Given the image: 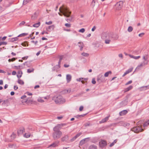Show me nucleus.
<instances>
[{
    "mask_svg": "<svg viewBox=\"0 0 149 149\" xmlns=\"http://www.w3.org/2000/svg\"><path fill=\"white\" fill-rule=\"evenodd\" d=\"M83 107L82 106H81L79 108V110L80 111H81L83 109Z\"/></svg>",
    "mask_w": 149,
    "mask_h": 149,
    "instance_id": "nucleus-62",
    "label": "nucleus"
},
{
    "mask_svg": "<svg viewBox=\"0 0 149 149\" xmlns=\"http://www.w3.org/2000/svg\"><path fill=\"white\" fill-rule=\"evenodd\" d=\"M148 88H149V85L148 86H142L141 88H143L144 90H146Z\"/></svg>",
    "mask_w": 149,
    "mask_h": 149,
    "instance_id": "nucleus-38",
    "label": "nucleus"
},
{
    "mask_svg": "<svg viewBox=\"0 0 149 149\" xmlns=\"http://www.w3.org/2000/svg\"><path fill=\"white\" fill-rule=\"evenodd\" d=\"M85 31V29L84 28H82L80 29L79 30V31L80 32L82 33H84Z\"/></svg>",
    "mask_w": 149,
    "mask_h": 149,
    "instance_id": "nucleus-46",
    "label": "nucleus"
},
{
    "mask_svg": "<svg viewBox=\"0 0 149 149\" xmlns=\"http://www.w3.org/2000/svg\"><path fill=\"white\" fill-rule=\"evenodd\" d=\"M59 143L58 141H55L54 143L49 145V147H55L58 146V144Z\"/></svg>",
    "mask_w": 149,
    "mask_h": 149,
    "instance_id": "nucleus-13",
    "label": "nucleus"
},
{
    "mask_svg": "<svg viewBox=\"0 0 149 149\" xmlns=\"http://www.w3.org/2000/svg\"><path fill=\"white\" fill-rule=\"evenodd\" d=\"M86 114H84L83 115H77V116H75V117H76L77 118H78L79 117H84L85 116Z\"/></svg>",
    "mask_w": 149,
    "mask_h": 149,
    "instance_id": "nucleus-47",
    "label": "nucleus"
},
{
    "mask_svg": "<svg viewBox=\"0 0 149 149\" xmlns=\"http://www.w3.org/2000/svg\"><path fill=\"white\" fill-rule=\"evenodd\" d=\"M53 131L52 136L54 140H57L60 138L62 135V133L60 129L58 128L57 127H54L53 128Z\"/></svg>",
    "mask_w": 149,
    "mask_h": 149,
    "instance_id": "nucleus-1",
    "label": "nucleus"
},
{
    "mask_svg": "<svg viewBox=\"0 0 149 149\" xmlns=\"http://www.w3.org/2000/svg\"><path fill=\"white\" fill-rule=\"evenodd\" d=\"M96 28V26H94L91 29L92 31H94L95 29Z\"/></svg>",
    "mask_w": 149,
    "mask_h": 149,
    "instance_id": "nucleus-63",
    "label": "nucleus"
},
{
    "mask_svg": "<svg viewBox=\"0 0 149 149\" xmlns=\"http://www.w3.org/2000/svg\"><path fill=\"white\" fill-rule=\"evenodd\" d=\"M101 38L102 39L104 40L107 39H111V37L109 33L104 32L102 34Z\"/></svg>",
    "mask_w": 149,
    "mask_h": 149,
    "instance_id": "nucleus-6",
    "label": "nucleus"
},
{
    "mask_svg": "<svg viewBox=\"0 0 149 149\" xmlns=\"http://www.w3.org/2000/svg\"><path fill=\"white\" fill-rule=\"evenodd\" d=\"M128 103L127 100H125L122 101L120 103V105L122 107L126 105Z\"/></svg>",
    "mask_w": 149,
    "mask_h": 149,
    "instance_id": "nucleus-10",
    "label": "nucleus"
},
{
    "mask_svg": "<svg viewBox=\"0 0 149 149\" xmlns=\"http://www.w3.org/2000/svg\"><path fill=\"white\" fill-rule=\"evenodd\" d=\"M148 55H146L145 56H143V59L145 61H146L147 60L148 58L147 57Z\"/></svg>",
    "mask_w": 149,
    "mask_h": 149,
    "instance_id": "nucleus-45",
    "label": "nucleus"
},
{
    "mask_svg": "<svg viewBox=\"0 0 149 149\" xmlns=\"http://www.w3.org/2000/svg\"><path fill=\"white\" fill-rule=\"evenodd\" d=\"M40 22H38L33 24V26L37 28V27H38L40 26Z\"/></svg>",
    "mask_w": 149,
    "mask_h": 149,
    "instance_id": "nucleus-26",
    "label": "nucleus"
},
{
    "mask_svg": "<svg viewBox=\"0 0 149 149\" xmlns=\"http://www.w3.org/2000/svg\"><path fill=\"white\" fill-rule=\"evenodd\" d=\"M127 111L126 110H124L120 112L119 114L121 116H124L127 114Z\"/></svg>",
    "mask_w": 149,
    "mask_h": 149,
    "instance_id": "nucleus-14",
    "label": "nucleus"
},
{
    "mask_svg": "<svg viewBox=\"0 0 149 149\" xmlns=\"http://www.w3.org/2000/svg\"><path fill=\"white\" fill-rule=\"evenodd\" d=\"M31 42L33 43H34L35 45H36L37 44V43L38 42V41H34V40H32L31 41Z\"/></svg>",
    "mask_w": 149,
    "mask_h": 149,
    "instance_id": "nucleus-52",
    "label": "nucleus"
},
{
    "mask_svg": "<svg viewBox=\"0 0 149 149\" xmlns=\"http://www.w3.org/2000/svg\"><path fill=\"white\" fill-rule=\"evenodd\" d=\"M81 134L82 133H79L77 134L75 136L77 137V138L79 137Z\"/></svg>",
    "mask_w": 149,
    "mask_h": 149,
    "instance_id": "nucleus-57",
    "label": "nucleus"
},
{
    "mask_svg": "<svg viewBox=\"0 0 149 149\" xmlns=\"http://www.w3.org/2000/svg\"><path fill=\"white\" fill-rule=\"evenodd\" d=\"M18 74H20V75L19 76L18 75H17V78H18V84H20L22 85L24 84V81L21 80L20 79H19L20 78L22 77V72L21 70H19L18 71Z\"/></svg>",
    "mask_w": 149,
    "mask_h": 149,
    "instance_id": "nucleus-5",
    "label": "nucleus"
},
{
    "mask_svg": "<svg viewBox=\"0 0 149 149\" xmlns=\"http://www.w3.org/2000/svg\"><path fill=\"white\" fill-rule=\"evenodd\" d=\"M91 5L93 7H94L95 6V0H93Z\"/></svg>",
    "mask_w": 149,
    "mask_h": 149,
    "instance_id": "nucleus-43",
    "label": "nucleus"
},
{
    "mask_svg": "<svg viewBox=\"0 0 149 149\" xmlns=\"http://www.w3.org/2000/svg\"><path fill=\"white\" fill-rule=\"evenodd\" d=\"M32 102V101L31 100H29L28 99H26V100H23L22 101V102L23 103V102H25L26 103H28L29 102Z\"/></svg>",
    "mask_w": 149,
    "mask_h": 149,
    "instance_id": "nucleus-28",
    "label": "nucleus"
},
{
    "mask_svg": "<svg viewBox=\"0 0 149 149\" xmlns=\"http://www.w3.org/2000/svg\"><path fill=\"white\" fill-rule=\"evenodd\" d=\"M148 64V62L143 61L141 63L140 65H139L136 67V69H139V68L145 66Z\"/></svg>",
    "mask_w": 149,
    "mask_h": 149,
    "instance_id": "nucleus-11",
    "label": "nucleus"
},
{
    "mask_svg": "<svg viewBox=\"0 0 149 149\" xmlns=\"http://www.w3.org/2000/svg\"><path fill=\"white\" fill-rule=\"evenodd\" d=\"M107 145V143L105 140H101L99 142L100 147L102 148L105 147Z\"/></svg>",
    "mask_w": 149,
    "mask_h": 149,
    "instance_id": "nucleus-8",
    "label": "nucleus"
},
{
    "mask_svg": "<svg viewBox=\"0 0 149 149\" xmlns=\"http://www.w3.org/2000/svg\"><path fill=\"white\" fill-rule=\"evenodd\" d=\"M59 10L61 12H62L63 15L66 17L70 16L71 12L67 8L63 6L60 7Z\"/></svg>",
    "mask_w": 149,
    "mask_h": 149,
    "instance_id": "nucleus-2",
    "label": "nucleus"
},
{
    "mask_svg": "<svg viewBox=\"0 0 149 149\" xmlns=\"http://www.w3.org/2000/svg\"><path fill=\"white\" fill-rule=\"evenodd\" d=\"M18 37H17L15 38H11L10 40V41L11 42H13L15 41H17L18 39Z\"/></svg>",
    "mask_w": 149,
    "mask_h": 149,
    "instance_id": "nucleus-25",
    "label": "nucleus"
},
{
    "mask_svg": "<svg viewBox=\"0 0 149 149\" xmlns=\"http://www.w3.org/2000/svg\"><path fill=\"white\" fill-rule=\"evenodd\" d=\"M38 101L42 103L44 102V101L41 98H38Z\"/></svg>",
    "mask_w": 149,
    "mask_h": 149,
    "instance_id": "nucleus-44",
    "label": "nucleus"
},
{
    "mask_svg": "<svg viewBox=\"0 0 149 149\" xmlns=\"http://www.w3.org/2000/svg\"><path fill=\"white\" fill-rule=\"evenodd\" d=\"M59 68H58V65H56L52 68V71H56L57 72L58 70V69Z\"/></svg>",
    "mask_w": 149,
    "mask_h": 149,
    "instance_id": "nucleus-20",
    "label": "nucleus"
},
{
    "mask_svg": "<svg viewBox=\"0 0 149 149\" xmlns=\"http://www.w3.org/2000/svg\"><path fill=\"white\" fill-rule=\"evenodd\" d=\"M30 134H29L25 133L24 135V136L26 138H28L30 137Z\"/></svg>",
    "mask_w": 149,
    "mask_h": 149,
    "instance_id": "nucleus-41",
    "label": "nucleus"
},
{
    "mask_svg": "<svg viewBox=\"0 0 149 149\" xmlns=\"http://www.w3.org/2000/svg\"><path fill=\"white\" fill-rule=\"evenodd\" d=\"M71 76L70 75L68 74H67L66 75V79H67V82L68 83H69L70 82L71 79Z\"/></svg>",
    "mask_w": 149,
    "mask_h": 149,
    "instance_id": "nucleus-16",
    "label": "nucleus"
},
{
    "mask_svg": "<svg viewBox=\"0 0 149 149\" xmlns=\"http://www.w3.org/2000/svg\"><path fill=\"white\" fill-rule=\"evenodd\" d=\"M77 138V137L75 136L70 139V141L71 142H72L75 140Z\"/></svg>",
    "mask_w": 149,
    "mask_h": 149,
    "instance_id": "nucleus-49",
    "label": "nucleus"
},
{
    "mask_svg": "<svg viewBox=\"0 0 149 149\" xmlns=\"http://www.w3.org/2000/svg\"><path fill=\"white\" fill-rule=\"evenodd\" d=\"M133 29V28L131 26H129L127 29V31H128L129 32H132Z\"/></svg>",
    "mask_w": 149,
    "mask_h": 149,
    "instance_id": "nucleus-36",
    "label": "nucleus"
},
{
    "mask_svg": "<svg viewBox=\"0 0 149 149\" xmlns=\"http://www.w3.org/2000/svg\"><path fill=\"white\" fill-rule=\"evenodd\" d=\"M61 139L62 142H67L69 139V136L68 134L65 135Z\"/></svg>",
    "mask_w": 149,
    "mask_h": 149,
    "instance_id": "nucleus-9",
    "label": "nucleus"
},
{
    "mask_svg": "<svg viewBox=\"0 0 149 149\" xmlns=\"http://www.w3.org/2000/svg\"><path fill=\"white\" fill-rule=\"evenodd\" d=\"M29 1V0H24L23 1V3L24 4H26Z\"/></svg>",
    "mask_w": 149,
    "mask_h": 149,
    "instance_id": "nucleus-48",
    "label": "nucleus"
},
{
    "mask_svg": "<svg viewBox=\"0 0 149 149\" xmlns=\"http://www.w3.org/2000/svg\"><path fill=\"white\" fill-rule=\"evenodd\" d=\"M84 125L85 127H87L91 125L90 124V123L88 122L84 124Z\"/></svg>",
    "mask_w": 149,
    "mask_h": 149,
    "instance_id": "nucleus-40",
    "label": "nucleus"
},
{
    "mask_svg": "<svg viewBox=\"0 0 149 149\" xmlns=\"http://www.w3.org/2000/svg\"><path fill=\"white\" fill-rule=\"evenodd\" d=\"M140 58V56H134V58L135 59H138L139 58Z\"/></svg>",
    "mask_w": 149,
    "mask_h": 149,
    "instance_id": "nucleus-59",
    "label": "nucleus"
},
{
    "mask_svg": "<svg viewBox=\"0 0 149 149\" xmlns=\"http://www.w3.org/2000/svg\"><path fill=\"white\" fill-rule=\"evenodd\" d=\"M26 94H27L28 95H32V93H29V92H27L26 93Z\"/></svg>",
    "mask_w": 149,
    "mask_h": 149,
    "instance_id": "nucleus-64",
    "label": "nucleus"
},
{
    "mask_svg": "<svg viewBox=\"0 0 149 149\" xmlns=\"http://www.w3.org/2000/svg\"><path fill=\"white\" fill-rule=\"evenodd\" d=\"M111 73V71L107 72L105 73L104 74V77H107L108 76L109 74Z\"/></svg>",
    "mask_w": 149,
    "mask_h": 149,
    "instance_id": "nucleus-30",
    "label": "nucleus"
},
{
    "mask_svg": "<svg viewBox=\"0 0 149 149\" xmlns=\"http://www.w3.org/2000/svg\"><path fill=\"white\" fill-rule=\"evenodd\" d=\"M88 149H97V147L95 145H92L89 146Z\"/></svg>",
    "mask_w": 149,
    "mask_h": 149,
    "instance_id": "nucleus-23",
    "label": "nucleus"
},
{
    "mask_svg": "<svg viewBox=\"0 0 149 149\" xmlns=\"http://www.w3.org/2000/svg\"><path fill=\"white\" fill-rule=\"evenodd\" d=\"M111 39H107L104 40L105 43L106 44H109L111 41Z\"/></svg>",
    "mask_w": 149,
    "mask_h": 149,
    "instance_id": "nucleus-32",
    "label": "nucleus"
},
{
    "mask_svg": "<svg viewBox=\"0 0 149 149\" xmlns=\"http://www.w3.org/2000/svg\"><path fill=\"white\" fill-rule=\"evenodd\" d=\"M34 70L33 68L29 69L27 70V72L28 73H30L32 72H33Z\"/></svg>",
    "mask_w": 149,
    "mask_h": 149,
    "instance_id": "nucleus-34",
    "label": "nucleus"
},
{
    "mask_svg": "<svg viewBox=\"0 0 149 149\" xmlns=\"http://www.w3.org/2000/svg\"><path fill=\"white\" fill-rule=\"evenodd\" d=\"M122 124L123 126L126 127H129L130 125V124L129 123L126 122H123V123Z\"/></svg>",
    "mask_w": 149,
    "mask_h": 149,
    "instance_id": "nucleus-27",
    "label": "nucleus"
},
{
    "mask_svg": "<svg viewBox=\"0 0 149 149\" xmlns=\"http://www.w3.org/2000/svg\"><path fill=\"white\" fill-rule=\"evenodd\" d=\"M14 67L15 68L17 69H20L23 68V67L21 65H19L18 66H15Z\"/></svg>",
    "mask_w": 149,
    "mask_h": 149,
    "instance_id": "nucleus-37",
    "label": "nucleus"
},
{
    "mask_svg": "<svg viewBox=\"0 0 149 149\" xmlns=\"http://www.w3.org/2000/svg\"><path fill=\"white\" fill-rule=\"evenodd\" d=\"M25 132L24 129V128H22L21 129L17 131V134L18 135H19L20 134H22L24 132Z\"/></svg>",
    "mask_w": 149,
    "mask_h": 149,
    "instance_id": "nucleus-12",
    "label": "nucleus"
},
{
    "mask_svg": "<svg viewBox=\"0 0 149 149\" xmlns=\"http://www.w3.org/2000/svg\"><path fill=\"white\" fill-rule=\"evenodd\" d=\"M52 22L51 21H50L49 22H45V24H47V25H50L52 24Z\"/></svg>",
    "mask_w": 149,
    "mask_h": 149,
    "instance_id": "nucleus-50",
    "label": "nucleus"
},
{
    "mask_svg": "<svg viewBox=\"0 0 149 149\" xmlns=\"http://www.w3.org/2000/svg\"><path fill=\"white\" fill-rule=\"evenodd\" d=\"M81 54L82 56L85 57H88L89 56V54L88 53L85 52L82 53Z\"/></svg>",
    "mask_w": 149,
    "mask_h": 149,
    "instance_id": "nucleus-33",
    "label": "nucleus"
},
{
    "mask_svg": "<svg viewBox=\"0 0 149 149\" xmlns=\"http://www.w3.org/2000/svg\"><path fill=\"white\" fill-rule=\"evenodd\" d=\"M123 2L122 1L118 2L115 5L116 9L118 10L121 9L123 6Z\"/></svg>",
    "mask_w": 149,
    "mask_h": 149,
    "instance_id": "nucleus-7",
    "label": "nucleus"
},
{
    "mask_svg": "<svg viewBox=\"0 0 149 149\" xmlns=\"http://www.w3.org/2000/svg\"><path fill=\"white\" fill-rule=\"evenodd\" d=\"M109 116H107L104 118L103 119L104 120V121L106 122L107 121L109 118Z\"/></svg>",
    "mask_w": 149,
    "mask_h": 149,
    "instance_id": "nucleus-61",
    "label": "nucleus"
},
{
    "mask_svg": "<svg viewBox=\"0 0 149 149\" xmlns=\"http://www.w3.org/2000/svg\"><path fill=\"white\" fill-rule=\"evenodd\" d=\"M66 124L65 123H62L61 124H58L57 126H55V127H57L58 128L60 129V128L61 127L63 126H64L65 125H66Z\"/></svg>",
    "mask_w": 149,
    "mask_h": 149,
    "instance_id": "nucleus-24",
    "label": "nucleus"
},
{
    "mask_svg": "<svg viewBox=\"0 0 149 149\" xmlns=\"http://www.w3.org/2000/svg\"><path fill=\"white\" fill-rule=\"evenodd\" d=\"M149 125V120L147 121L145 123L143 124V126L145 127Z\"/></svg>",
    "mask_w": 149,
    "mask_h": 149,
    "instance_id": "nucleus-31",
    "label": "nucleus"
},
{
    "mask_svg": "<svg viewBox=\"0 0 149 149\" xmlns=\"http://www.w3.org/2000/svg\"><path fill=\"white\" fill-rule=\"evenodd\" d=\"M88 138H87V139ZM87 138L81 140L80 142L79 145L81 146L84 144L85 143V140Z\"/></svg>",
    "mask_w": 149,
    "mask_h": 149,
    "instance_id": "nucleus-22",
    "label": "nucleus"
},
{
    "mask_svg": "<svg viewBox=\"0 0 149 149\" xmlns=\"http://www.w3.org/2000/svg\"><path fill=\"white\" fill-rule=\"evenodd\" d=\"M78 45L79 47H80V50L82 51L83 47V43L81 42H79Z\"/></svg>",
    "mask_w": 149,
    "mask_h": 149,
    "instance_id": "nucleus-21",
    "label": "nucleus"
},
{
    "mask_svg": "<svg viewBox=\"0 0 149 149\" xmlns=\"http://www.w3.org/2000/svg\"><path fill=\"white\" fill-rule=\"evenodd\" d=\"M25 23V22L24 21H22L19 24V26H22V25H24Z\"/></svg>",
    "mask_w": 149,
    "mask_h": 149,
    "instance_id": "nucleus-55",
    "label": "nucleus"
},
{
    "mask_svg": "<svg viewBox=\"0 0 149 149\" xmlns=\"http://www.w3.org/2000/svg\"><path fill=\"white\" fill-rule=\"evenodd\" d=\"M96 81L95 80V79L94 78H93L92 79V83L93 84H95L96 83Z\"/></svg>",
    "mask_w": 149,
    "mask_h": 149,
    "instance_id": "nucleus-56",
    "label": "nucleus"
},
{
    "mask_svg": "<svg viewBox=\"0 0 149 149\" xmlns=\"http://www.w3.org/2000/svg\"><path fill=\"white\" fill-rule=\"evenodd\" d=\"M65 26L67 27H70L71 26V25L70 24H68V23H66L65 24Z\"/></svg>",
    "mask_w": 149,
    "mask_h": 149,
    "instance_id": "nucleus-51",
    "label": "nucleus"
},
{
    "mask_svg": "<svg viewBox=\"0 0 149 149\" xmlns=\"http://www.w3.org/2000/svg\"><path fill=\"white\" fill-rule=\"evenodd\" d=\"M63 56H59V60L58 62V68H60V64L61 62V60L63 59Z\"/></svg>",
    "mask_w": 149,
    "mask_h": 149,
    "instance_id": "nucleus-18",
    "label": "nucleus"
},
{
    "mask_svg": "<svg viewBox=\"0 0 149 149\" xmlns=\"http://www.w3.org/2000/svg\"><path fill=\"white\" fill-rule=\"evenodd\" d=\"M54 25H52L51 26H48V28H46V29L47 31H49L51 30H54Z\"/></svg>",
    "mask_w": 149,
    "mask_h": 149,
    "instance_id": "nucleus-17",
    "label": "nucleus"
},
{
    "mask_svg": "<svg viewBox=\"0 0 149 149\" xmlns=\"http://www.w3.org/2000/svg\"><path fill=\"white\" fill-rule=\"evenodd\" d=\"M132 82V80H130L128 81L127 82L126 84L125 85H127L130 84H131Z\"/></svg>",
    "mask_w": 149,
    "mask_h": 149,
    "instance_id": "nucleus-58",
    "label": "nucleus"
},
{
    "mask_svg": "<svg viewBox=\"0 0 149 149\" xmlns=\"http://www.w3.org/2000/svg\"><path fill=\"white\" fill-rule=\"evenodd\" d=\"M133 69V68H132V67L131 68H129V69H128L127 70H126L125 72H126V73H127V74H128L130 72H131L132 71Z\"/></svg>",
    "mask_w": 149,
    "mask_h": 149,
    "instance_id": "nucleus-29",
    "label": "nucleus"
},
{
    "mask_svg": "<svg viewBox=\"0 0 149 149\" xmlns=\"http://www.w3.org/2000/svg\"><path fill=\"white\" fill-rule=\"evenodd\" d=\"M144 34L145 33H142L139 34V36L140 37H142L143 36Z\"/></svg>",
    "mask_w": 149,
    "mask_h": 149,
    "instance_id": "nucleus-53",
    "label": "nucleus"
},
{
    "mask_svg": "<svg viewBox=\"0 0 149 149\" xmlns=\"http://www.w3.org/2000/svg\"><path fill=\"white\" fill-rule=\"evenodd\" d=\"M133 88V86H130L127 88H125L124 90V92H126L132 89Z\"/></svg>",
    "mask_w": 149,
    "mask_h": 149,
    "instance_id": "nucleus-19",
    "label": "nucleus"
},
{
    "mask_svg": "<svg viewBox=\"0 0 149 149\" xmlns=\"http://www.w3.org/2000/svg\"><path fill=\"white\" fill-rule=\"evenodd\" d=\"M55 102L56 104H62L65 101V100L63 98L61 95H59L55 99Z\"/></svg>",
    "mask_w": 149,
    "mask_h": 149,
    "instance_id": "nucleus-3",
    "label": "nucleus"
},
{
    "mask_svg": "<svg viewBox=\"0 0 149 149\" xmlns=\"http://www.w3.org/2000/svg\"><path fill=\"white\" fill-rule=\"evenodd\" d=\"M11 139H14L16 137V135L14 133H13L11 135Z\"/></svg>",
    "mask_w": 149,
    "mask_h": 149,
    "instance_id": "nucleus-42",
    "label": "nucleus"
},
{
    "mask_svg": "<svg viewBox=\"0 0 149 149\" xmlns=\"http://www.w3.org/2000/svg\"><path fill=\"white\" fill-rule=\"evenodd\" d=\"M7 44V42H0V46L1 45H5Z\"/></svg>",
    "mask_w": 149,
    "mask_h": 149,
    "instance_id": "nucleus-39",
    "label": "nucleus"
},
{
    "mask_svg": "<svg viewBox=\"0 0 149 149\" xmlns=\"http://www.w3.org/2000/svg\"><path fill=\"white\" fill-rule=\"evenodd\" d=\"M99 77H100V82H104L105 81V77L102 75L101 74L99 75Z\"/></svg>",
    "mask_w": 149,
    "mask_h": 149,
    "instance_id": "nucleus-15",
    "label": "nucleus"
},
{
    "mask_svg": "<svg viewBox=\"0 0 149 149\" xmlns=\"http://www.w3.org/2000/svg\"><path fill=\"white\" fill-rule=\"evenodd\" d=\"M97 81H98L99 83H100V77H99V75L98 76V77L97 78Z\"/></svg>",
    "mask_w": 149,
    "mask_h": 149,
    "instance_id": "nucleus-54",
    "label": "nucleus"
},
{
    "mask_svg": "<svg viewBox=\"0 0 149 149\" xmlns=\"http://www.w3.org/2000/svg\"><path fill=\"white\" fill-rule=\"evenodd\" d=\"M28 58V56H26L23 57L22 58V59L24 60H26Z\"/></svg>",
    "mask_w": 149,
    "mask_h": 149,
    "instance_id": "nucleus-60",
    "label": "nucleus"
},
{
    "mask_svg": "<svg viewBox=\"0 0 149 149\" xmlns=\"http://www.w3.org/2000/svg\"><path fill=\"white\" fill-rule=\"evenodd\" d=\"M28 33H22L20 34L19 35H18L17 36V37L24 36H26L27 35H28Z\"/></svg>",
    "mask_w": 149,
    "mask_h": 149,
    "instance_id": "nucleus-35",
    "label": "nucleus"
},
{
    "mask_svg": "<svg viewBox=\"0 0 149 149\" xmlns=\"http://www.w3.org/2000/svg\"><path fill=\"white\" fill-rule=\"evenodd\" d=\"M131 130L135 133H138L140 132L143 131V129L141 128L140 126L135 127L131 129Z\"/></svg>",
    "mask_w": 149,
    "mask_h": 149,
    "instance_id": "nucleus-4",
    "label": "nucleus"
}]
</instances>
